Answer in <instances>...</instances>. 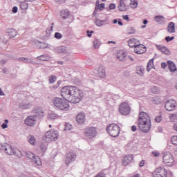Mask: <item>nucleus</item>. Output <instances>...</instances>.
<instances>
[{
	"label": "nucleus",
	"instance_id": "cd10ccee",
	"mask_svg": "<svg viewBox=\"0 0 177 177\" xmlns=\"http://www.w3.org/2000/svg\"><path fill=\"white\" fill-rule=\"evenodd\" d=\"M154 67V59H151L147 66V71L149 72Z\"/></svg>",
	"mask_w": 177,
	"mask_h": 177
},
{
	"label": "nucleus",
	"instance_id": "7ed1b4c3",
	"mask_svg": "<svg viewBox=\"0 0 177 177\" xmlns=\"http://www.w3.org/2000/svg\"><path fill=\"white\" fill-rule=\"evenodd\" d=\"M53 103L59 110H62L64 111H67L68 109H70V105H68V102H66L64 99L60 97H55L53 100Z\"/></svg>",
	"mask_w": 177,
	"mask_h": 177
},
{
	"label": "nucleus",
	"instance_id": "412c9836",
	"mask_svg": "<svg viewBox=\"0 0 177 177\" xmlns=\"http://www.w3.org/2000/svg\"><path fill=\"white\" fill-rule=\"evenodd\" d=\"M138 44H140V41L135 38H132V39H130L129 41H128V45L130 48H136V46H138Z\"/></svg>",
	"mask_w": 177,
	"mask_h": 177
},
{
	"label": "nucleus",
	"instance_id": "c9c22d12",
	"mask_svg": "<svg viewBox=\"0 0 177 177\" xmlns=\"http://www.w3.org/2000/svg\"><path fill=\"white\" fill-rule=\"evenodd\" d=\"M101 42L99 39H95L93 41V47L95 48V49H99V47L101 45Z\"/></svg>",
	"mask_w": 177,
	"mask_h": 177
},
{
	"label": "nucleus",
	"instance_id": "0e129e2a",
	"mask_svg": "<svg viewBox=\"0 0 177 177\" xmlns=\"http://www.w3.org/2000/svg\"><path fill=\"white\" fill-rule=\"evenodd\" d=\"M167 63H165V62H162V63H161V67H162V68H167Z\"/></svg>",
	"mask_w": 177,
	"mask_h": 177
},
{
	"label": "nucleus",
	"instance_id": "c85d7f7f",
	"mask_svg": "<svg viewBox=\"0 0 177 177\" xmlns=\"http://www.w3.org/2000/svg\"><path fill=\"white\" fill-rule=\"evenodd\" d=\"M61 16L64 19H68V16H70V12H68V10H63L61 12Z\"/></svg>",
	"mask_w": 177,
	"mask_h": 177
},
{
	"label": "nucleus",
	"instance_id": "3c124183",
	"mask_svg": "<svg viewBox=\"0 0 177 177\" xmlns=\"http://www.w3.org/2000/svg\"><path fill=\"white\" fill-rule=\"evenodd\" d=\"M95 24L97 26V27H102V26H103L102 20H100L99 19H97L95 20Z\"/></svg>",
	"mask_w": 177,
	"mask_h": 177
},
{
	"label": "nucleus",
	"instance_id": "2f4dec72",
	"mask_svg": "<svg viewBox=\"0 0 177 177\" xmlns=\"http://www.w3.org/2000/svg\"><path fill=\"white\" fill-rule=\"evenodd\" d=\"M35 137H34V136L30 135L28 136V141L30 145H35Z\"/></svg>",
	"mask_w": 177,
	"mask_h": 177
},
{
	"label": "nucleus",
	"instance_id": "052dcab7",
	"mask_svg": "<svg viewBox=\"0 0 177 177\" xmlns=\"http://www.w3.org/2000/svg\"><path fill=\"white\" fill-rule=\"evenodd\" d=\"M152 154H153V156H154V157H158L160 156V153H158L157 151H153Z\"/></svg>",
	"mask_w": 177,
	"mask_h": 177
},
{
	"label": "nucleus",
	"instance_id": "6ab92c4d",
	"mask_svg": "<svg viewBox=\"0 0 177 177\" xmlns=\"http://www.w3.org/2000/svg\"><path fill=\"white\" fill-rule=\"evenodd\" d=\"M146 50V46H145L143 44H138L134 48L135 53H137L138 55H142V53H145Z\"/></svg>",
	"mask_w": 177,
	"mask_h": 177
},
{
	"label": "nucleus",
	"instance_id": "aec40b11",
	"mask_svg": "<svg viewBox=\"0 0 177 177\" xmlns=\"http://www.w3.org/2000/svg\"><path fill=\"white\" fill-rule=\"evenodd\" d=\"M76 121L78 124H85V121H86L85 113L84 112L79 113L76 116Z\"/></svg>",
	"mask_w": 177,
	"mask_h": 177
},
{
	"label": "nucleus",
	"instance_id": "9d476101",
	"mask_svg": "<svg viewBox=\"0 0 177 177\" xmlns=\"http://www.w3.org/2000/svg\"><path fill=\"white\" fill-rule=\"evenodd\" d=\"M174 157H172L171 153L167 152L163 156V162L167 167H172V165H174Z\"/></svg>",
	"mask_w": 177,
	"mask_h": 177
},
{
	"label": "nucleus",
	"instance_id": "5fc2aeb1",
	"mask_svg": "<svg viewBox=\"0 0 177 177\" xmlns=\"http://www.w3.org/2000/svg\"><path fill=\"white\" fill-rule=\"evenodd\" d=\"M86 34H87V37H92V34H93V30H91V31L87 30Z\"/></svg>",
	"mask_w": 177,
	"mask_h": 177
},
{
	"label": "nucleus",
	"instance_id": "7c9ffc66",
	"mask_svg": "<svg viewBox=\"0 0 177 177\" xmlns=\"http://www.w3.org/2000/svg\"><path fill=\"white\" fill-rule=\"evenodd\" d=\"M55 52L57 53H64L66 52V47L65 46H59L55 48Z\"/></svg>",
	"mask_w": 177,
	"mask_h": 177
},
{
	"label": "nucleus",
	"instance_id": "473e14b6",
	"mask_svg": "<svg viewBox=\"0 0 177 177\" xmlns=\"http://www.w3.org/2000/svg\"><path fill=\"white\" fill-rule=\"evenodd\" d=\"M40 149L41 151H44V152L46 151L48 149V142H41L40 144Z\"/></svg>",
	"mask_w": 177,
	"mask_h": 177
},
{
	"label": "nucleus",
	"instance_id": "09e8293b",
	"mask_svg": "<svg viewBox=\"0 0 177 177\" xmlns=\"http://www.w3.org/2000/svg\"><path fill=\"white\" fill-rule=\"evenodd\" d=\"M166 42H171V41H174V39H175V37L172 36V37H169V36H167L165 38Z\"/></svg>",
	"mask_w": 177,
	"mask_h": 177
},
{
	"label": "nucleus",
	"instance_id": "20e7f679",
	"mask_svg": "<svg viewBox=\"0 0 177 177\" xmlns=\"http://www.w3.org/2000/svg\"><path fill=\"white\" fill-rule=\"evenodd\" d=\"M131 3H128V0H120L119 5L118 6V10L120 12H127L130 5H132V8L138 7V2L135 1V0H130Z\"/></svg>",
	"mask_w": 177,
	"mask_h": 177
},
{
	"label": "nucleus",
	"instance_id": "a211bd4d",
	"mask_svg": "<svg viewBox=\"0 0 177 177\" xmlns=\"http://www.w3.org/2000/svg\"><path fill=\"white\" fill-rule=\"evenodd\" d=\"M156 47L157 48L158 50H160L162 53H164V55H167V56H170L171 55V50H169V48L167 47H165L162 45H156Z\"/></svg>",
	"mask_w": 177,
	"mask_h": 177
},
{
	"label": "nucleus",
	"instance_id": "4be33fe9",
	"mask_svg": "<svg viewBox=\"0 0 177 177\" xmlns=\"http://www.w3.org/2000/svg\"><path fill=\"white\" fill-rule=\"evenodd\" d=\"M154 20L158 24H164L165 23V17L161 15H157L154 17Z\"/></svg>",
	"mask_w": 177,
	"mask_h": 177
},
{
	"label": "nucleus",
	"instance_id": "680f3d73",
	"mask_svg": "<svg viewBox=\"0 0 177 177\" xmlns=\"http://www.w3.org/2000/svg\"><path fill=\"white\" fill-rule=\"evenodd\" d=\"M18 62H23V63H26V57H20L18 59Z\"/></svg>",
	"mask_w": 177,
	"mask_h": 177
},
{
	"label": "nucleus",
	"instance_id": "b1692460",
	"mask_svg": "<svg viewBox=\"0 0 177 177\" xmlns=\"http://www.w3.org/2000/svg\"><path fill=\"white\" fill-rule=\"evenodd\" d=\"M167 66L171 73H175V71H176V66L172 61H167Z\"/></svg>",
	"mask_w": 177,
	"mask_h": 177
},
{
	"label": "nucleus",
	"instance_id": "4d7b16f0",
	"mask_svg": "<svg viewBox=\"0 0 177 177\" xmlns=\"http://www.w3.org/2000/svg\"><path fill=\"white\" fill-rule=\"evenodd\" d=\"M66 1L67 0H55L57 3H65Z\"/></svg>",
	"mask_w": 177,
	"mask_h": 177
},
{
	"label": "nucleus",
	"instance_id": "393cba45",
	"mask_svg": "<svg viewBox=\"0 0 177 177\" xmlns=\"http://www.w3.org/2000/svg\"><path fill=\"white\" fill-rule=\"evenodd\" d=\"M167 32L170 34L175 32V24L174 22H170L167 26Z\"/></svg>",
	"mask_w": 177,
	"mask_h": 177
},
{
	"label": "nucleus",
	"instance_id": "e433bc0d",
	"mask_svg": "<svg viewBox=\"0 0 177 177\" xmlns=\"http://www.w3.org/2000/svg\"><path fill=\"white\" fill-rule=\"evenodd\" d=\"M38 46L39 49H45L46 48H48V44L45 42L38 41Z\"/></svg>",
	"mask_w": 177,
	"mask_h": 177
},
{
	"label": "nucleus",
	"instance_id": "c03bdc74",
	"mask_svg": "<svg viewBox=\"0 0 177 177\" xmlns=\"http://www.w3.org/2000/svg\"><path fill=\"white\" fill-rule=\"evenodd\" d=\"M35 113H36V114H37V115H40V117H42V115H44V112L41 111V110L39 109H36L35 110Z\"/></svg>",
	"mask_w": 177,
	"mask_h": 177
},
{
	"label": "nucleus",
	"instance_id": "e2e57ef3",
	"mask_svg": "<svg viewBox=\"0 0 177 177\" xmlns=\"http://www.w3.org/2000/svg\"><path fill=\"white\" fill-rule=\"evenodd\" d=\"M60 84H62V81L59 80V81L57 82V85H55V86H53V88H54V89H56L57 88H58V87H59V85H60Z\"/></svg>",
	"mask_w": 177,
	"mask_h": 177
},
{
	"label": "nucleus",
	"instance_id": "c756f323",
	"mask_svg": "<svg viewBox=\"0 0 177 177\" xmlns=\"http://www.w3.org/2000/svg\"><path fill=\"white\" fill-rule=\"evenodd\" d=\"M127 32L128 35H133V34H136V29H135L134 27L129 26L127 28Z\"/></svg>",
	"mask_w": 177,
	"mask_h": 177
},
{
	"label": "nucleus",
	"instance_id": "338daca9",
	"mask_svg": "<svg viewBox=\"0 0 177 177\" xmlns=\"http://www.w3.org/2000/svg\"><path fill=\"white\" fill-rule=\"evenodd\" d=\"M139 165L140 167H143L145 165V160H141Z\"/></svg>",
	"mask_w": 177,
	"mask_h": 177
},
{
	"label": "nucleus",
	"instance_id": "dca6fc26",
	"mask_svg": "<svg viewBox=\"0 0 177 177\" xmlns=\"http://www.w3.org/2000/svg\"><path fill=\"white\" fill-rule=\"evenodd\" d=\"M35 122H37L36 115L28 116L25 120V124H26V125H28V127H33V125H35Z\"/></svg>",
	"mask_w": 177,
	"mask_h": 177
},
{
	"label": "nucleus",
	"instance_id": "49530a36",
	"mask_svg": "<svg viewBox=\"0 0 177 177\" xmlns=\"http://www.w3.org/2000/svg\"><path fill=\"white\" fill-rule=\"evenodd\" d=\"M54 37L57 39H62V38L63 37V35H62L60 32H57L55 33Z\"/></svg>",
	"mask_w": 177,
	"mask_h": 177
},
{
	"label": "nucleus",
	"instance_id": "f257e3e1",
	"mask_svg": "<svg viewBox=\"0 0 177 177\" xmlns=\"http://www.w3.org/2000/svg\"><path fill=\"white\" fill-rule=\"evenodd\" d=\"M61 95L70 103H80L84 97V93L74 86H66L61 89Z\"/></svg>",
	"mask_w": 177,
	"mask_h": 177
},
{
	"label": "nucleus",
	"instance_id": "de8ad7c7",
	"mask_svg": "<svg viewBox=\"0 0 177 177\" xmlns=\"http://www.w3.org/2000/svg\"><path fill=\"white\" fill-rule=\"evenodd\" d=\"M63 59L65 62H71L73 57L71 55H68L66 57H64Z\"/></svg>",
	"mask_w": 177,
	"mask_h": 177
},
{
	"label": "nucleus",
	"instance_id": "39448f33",
	"mask_svg": "<svg viewBox=\"0 0 177 177\" xmlns=\"http://www.w3.org/2000/svg\"><path fill=\"white\" fill-rule=\"evenodd\" d=\"M120 127L115 124H111L106 127V131L112 138H117L120 135Z\"/></svg>",
	"mask_w": 177,
	"mask_h": 177
},
{
	"label": "nucleus",
	"instance_id": "58836bf2",
	"mask_svg": "<svg viewBox=\"0 0 177 177\" xmlns=\"http://www.w3.org/2000/svg\"><path fill=\"white\" fill-rule=\"evenodd\" d=\"M57 117L58 116L56 113H51L48 114V120H56Z\"/></svg>",
	"mask_w": 177,
	"mask_h": 177
},
{
	"label": "nucleus",
	"instance_id": "423d86ee",
	"mask_svg": "<svg viewBox=\"0 0 177 177\" xmlns=\"http://www.w3.org/2000/svg\"><path fill=\"white\" fill-rule=\"evenodd\" d=\"M84 133L86 139H93V138H96L97 131L93 127H88L84 129Z\"/></svg>",
	"mask_w": 177,
	"mask_h": 177
},
{
	"label": "nucleus",
	"instance_id": "f8f14e48",
	"mask_svg": "<svg viewBox=\"0 0 177 177\" xmlns=\"http://www.w3.org/2000/svg\"><path fill=\"white\" fill-rule=\"evenodd\" d=\"M153 177H167V169L164 167H158L153 173Z\"/></svg>",
	"mask_w": 177,
	"mask_h": 177
},
{
	"label": "nucleus",
	"instance_id": "0eeeda50",
	"mask_svg": "<svg viewBox=\"0 0 177 177\" xmlns=\"http://www.w3.org/2000/svg\"><path fill=\"white\" fill-rule=\"evenodd\" d=\"M45 138L48 142H56L59 139V132L56 130H50L45 133Z\"/></svg>",
	"mask_w": 177,
	"mask_h": 177
},
{
	"label": "nucleus",
	"instance_id": "13d9d810",
	"mask_svg": "<svg viewBox=\"0 0 177 177\" xmlns=\"http://www.w3.org/2000/svg\"><path fill=\"white\" fill-rule=\"evenodd\" d=\"M18 10H19V8H17V6H14L12 8V13H17Z\"/></svg>",
	"mask_w": 177,
	"mask_h": 177
},
{
	"label": "nucleus",
	"instance_id": "f704fd0d",
	"mask_svg": "<svg viewBox=\"0 0 177 177\" xmlns=\"http://www.w3.org/2000/svg\"><path fill=\"white\" fill-rule=\"evenodd\" d=\"M57 80V77L56 75H50L48 77L49 84H55V82Z\"/></svg>",
	"mask_w": 177,
	"mask_h": 177
},
{
	"label": "nucleus",
	"instance_id": "f3484780",
	"mask_svg": "<svg viewBox=\"0 0 177 177\" xmlns=\"http://www.w3.org/2000/svg\"><path fill=\"white\" fill-rule=\"evenodd\" d=\"M75 158H77V156L74 155L73 153H68L66 157L65 160V164L67 167L71 164L73 161H75Z\"/></svg>",
	"mask_w": 177,
	"mask_h": 177
},
{
	"label": "nucleus",
	"instance_id": "ea45409f",
	"mask_svg": "<svg viewBox=\"0 0 177 177\" xmlns=\"http://www.w3.org/2000/svg\"><path fill=\"white\" fill-rule=\"evenodd\" d=\"M30 107H31V104H21L19 106V108L22 109L23 110H26L27 109H30Z\"/></svg>",
	"mask_w": 177,
	"mask_h": 177
},
{
	"label": "nucleus",
	"instance_id": "4468645a",
	"mask_svg": "<svg viewBox=\"0 0 177 177\" xmlns=\"http://www.w3.org/2000/svg\"><path fill=\"white\" fill-rule=\"evenodd\" d=\"M132 161H133V155L132 154L126 155L122 159V165H123V167H128V165L131 164Z\"/></svg>",
	"mask_w": 177,
	"mask_h": 177
},
{
	"label": "nucleus",
	"instance_id": "72a5a7b5",
	"mask_svg": "<svg viewBox=\"0 0 177 177\" xmlns=\"http://www.w3.org/2000/svg\"><path fill=\"white\" fill-rule=\"evenodd\" d=\"M37 60H42L43 62H48L49 60V56L48 55H40L39 57H37Z\"/></svg>",
	"mask_w": 177,
	"mask_h": 177
},
{
	"label": "nucleus",
	"instance_id": "a878e982",
	"mask_svg": "<svg viewBox=\"0 0 177 177\" xmlns=\"http://www.w3.org/2000/svg\"><path fill=\"white\" fill-rule=\"evenodd\" d=\"M8 35L10 38H15L17 35V31L15 29H9L8 31Z\"/></svg>",
	"mask_w": 177,
	"mask_h": 177
},
{
	"label": "nucleus",
	"instance_id": "603ef678",
	"mask_svg": "<svg viewBox=\"0 0 177 177\" xmlns=\"http://www.w3.org/2000/svg\"><path fill=\"white\" fill-rule=\"evenodd\" d=\"M52 31H53V26H51L50 28H48L46 29V32L47 35H49L50 34V32H52Z\"/></svg>",
	"mask_w": 177,
	"mask_h": 177
},
{
	"label": "nucleus",
	"instance_id": "6e6d98bb",
	"mask_svg": "<svg viewBox=\"0 0 177 177\" xmlns=\"http://www.w3.org/2000/svg\"><path fill=\"white\" fill-rule=\"evenodd\" d=\"M104 6H105V4L104 3H102L100 5V7H99V10L100 11L103 10V9H104Z\"/></svg>",
	"mask_w": 177,
	"mask_h": 177
},
{
	"label": "nucleus",
	"instance_id": "1a4fd4ad",
	"mask_svg": "<svg viewBox=\"0 0 177 177\" xmlns=\"http://www.w3.org/2000/svg\"><path fill=\"white\" fill-rule=\"evenodd\" d=\"M119 112L122 115H128L131 113V106L127 102H122L119 106Z\"/></svg>",
	"mask_w": 177,
	"mask_h": 177
},
{
	"label": "nucleus",
	"instance_id": "864d4df0",
	"mask_svg": "<svg viewBox=\"0 0 177 177\" xmlns=\"http://www.w3.org/2000/svg\"><path fill=\"white\" fill-rule=\"evenodd\" d=\"M100 6V1L99 0H97L95 3V10H98Z\"/></svg>",
	"mask_w": 177,
	"mask_h": 177
},
{
	"label": "nucleus",
	"instance_id": "2eb2a0df",
	"mask_svg": "<svg viewBox=\"0 0 177 177\" xmlns=\"http://www.w3.org/2000/svg\"><path fill=\"white\" fill-rule=\"evenodd\" d=\"M96 77H98V78H106V68H104V66L100 65L98 66Z\"/></svg>",
	"mask_w": 177,
	"mask_h": 177
},
{
	"label": "nucleus",
	"instance_id": "37998d69",
	"mask_svg": "<svg viewBox=\"0 0 177 177\" xmlns=\"http://www.w3.org/2000/svg\"><path fill=\"white\" fill-rule=\"evenodd\" d=\"M25 64H34V61H33L32 59H31V58H27V57H26V58H25Z\"/></svg>",
	"mask_w": 177,
	"mask_h": 177
},
{
	"label": "nucleus",
	"instance_id": "79ce46f5",
	"mask_svg": "<svg viewBox=\"0 0 177 177\" xmlns=\"http://www.w3.org/2000/svg\"><path fill=\"white\" fill-rule=\"evenodd\" d=\"M9 122V120L8 119H6L4 120V122L1 124V128L3 129H6L8 128V123Z\"/></svg>",
	"mask_w": 177,
	"mask_h": 177
},
{
	"label": "nucleus",
	"instance_id": "69168bd1",
	"mask_svg": "<svg viewBox=\"0 0 177 177\" xmlns=\"http://www.w3.org/2000/svg\"><path fill=\"white\" fill-rule=\"evenodd\" d=\"M2 71H3V74H8V69L6 68H3L2 69Z\"/></svg>",
	"mask_w": 177,
	"mask_h": 177
},
{
	"label": "nucleus",
	"instance_id": "4c0bfd02",
	"mask_svg": "<svg viewBox=\"0 0 177 177\" xmlns=\"http://www.w3.org/2000/svg\"><path fill=\"white\" fill-rule=\"evenodd\" d=\"M136 74L140 75V77H142V75H143V69L142 68H141V66H137Z\"/></svg>",
	"mask_w": 177,
	"mask_h": 177
},
{
	"label": "nucleus",
	"instance_id": "5701e85b",
	"mask_svg": "<svg viewBox=\"0 0 177 177\" xmlns=\"http://www.w3.org/2000/svg\"><path fill=\"white\" fill-rule=\"evenodd\" d=\"M116 57L120 62H124V59L127 57V55L123 50H120L117 53Z\"/></svg>",
	"mask_w": 177,
	"mask_h": 177
},
{
	"label": "nucleus",
	"instance_id": "bf43d9fd",
	"mask_svg": "<svg viewBox=\"0 0 177 177\" xmlns=\"http://www.w3.org/2000/svg\"><path fill=\"white\" fill-rule=\"evenodd\" d=\"M109 9H111V10L115 9V4H114V3H111V4L109 5Z\"/></svg>",
	"mask_w": 177,
	"mask_h": 177
},
{
	"label": "nucleus",
	"instance_id": "ddd939ff",
	"mask_svg": "<svg viewBox=\"0 0 177 177\" xmlns=\"http://www.w3.org/2000/svg\"><path fill=\"white\" fill-rule=\"evenodd\" d=\"M165 107L167 111H172L176 107V102L174 100L169 99L165 102Z\"/></svg>",
	"mask_w": 177,
	"mask_h": 177
},
{
	"label": "nucleus",
	"instance_id": "6e6552de",
	"mask_svg": "<svg viewBox=\"0 0 177 177\" xmlns=\"http://www.w3.org/2000/svg\"><path fill=\"white\" fill-rule=\"evenodd\" d=\"M0 150H3V151L8 156H13V154H16V149L12 148V147L8 144H5L4 145L0 144Z\"/></svg>",
	"mask_w": 177,
	"mask_h": 177
},
{
	"label": "nucleus",
	"instance_id": "a19ab883",
	"mask_svg": "<svg viewBox=\"0 0 177 177\" xmlns=\"http://www.w3.org/2000/svg\"><path fill=\"white\" fill-rule=\"evenodd\" d=\"M71 129H73V125H71V124L70 123H66L65 124V131H71Z\"/></svg>",
	"mask_w": 177,
	"mask_h": 177
},
{
	"label": "nucleus",
	"instance_id": "9b49d317",
	"mask_svg": "<svg viewBox=\"0 0 177 177\" xmlns=\"http://www.w3.org/2000/svg\"><path fill=\"white\" fill-rule=\"evenodd\" d=\"M26 157H28V158H29L30 160H31V161L36 164V165H41L42 162H41V159L39 156H35L34 153L30 151L26 152Z\"/></svg>",
	"mask_w": 177,
	"mask_h": 177
},
{
	"label": "nucleus",
	"instance_id": "774afa93",
	"mask_svg": "<svg viewBox=\"0 0 177 177\" xmlns=\"http://www.w3.org/2000/svg\"><path fill=\"white\" fill-rule=\"evenodd\" d=\"M173 128H174V131H177V123H174Z\"/></svg>",
	"mask_w": 177,
	"mask_h": 177
},
{
	"label": "nucleus",
	"instance_id": "bb28decb",
	"mask_svg": "<svg viewBox=\"0 0 177 177\" xmlns=\"http://www.w3.org/2000/svg\"><path fill=\"white\" fill-rule=\"evenodd\" d=\"M21 9L22 10H26V9H28V3H27V1L26 0H23L19 3Z\"/></svg>",
	"mask_w": 177,
	"mask_h": 177
},
{
	"label": "nucleus",
	"instance_id": "8fccbe9b",
	"mask_svg": "<svg viewBox=\"0 0 177 177\" xmlns=\"http://www.w3.org/2000/svg\"><path fill=\"white\" fill-rule=\"evenodd\" d=\"M156 122H161L162 121V116L161 115H158L155 118Z\"/></svg>",
	"mask_w": 177,
	"mask_h": 177
},
{
	"label": "nucleus",
	"instance_id": "f03ea898",
	"mask_svg": "<svg viewBox=\"0 0 177 177\" xmlns=\"http://www.w3.org/2000/svg\"><path fill=\"white\" fill-rule=\"evenodd\" d=\"M138 127L142 132L147 133L150 131L151 128V121L147 113L144 111L140 113Z\"/></svg>",
	"mask_w": 177,
	"mask_h": 177
},
{
	"label": "nucleus",
	"instance_id": "a18cd8bd",
	"mask_svg": "<svg viewBox=\"0 0 177 177\" xmlns=\"http://www.w3.org/2000/svg\"><path fill=\"white\" fill-rule=\"evenodd\" d=\"M171 142L172 145H177V136H174L171 137Z\"/></svg>",
	"mask_w": 177,
	"mask_h": 177
}]
</instances>
